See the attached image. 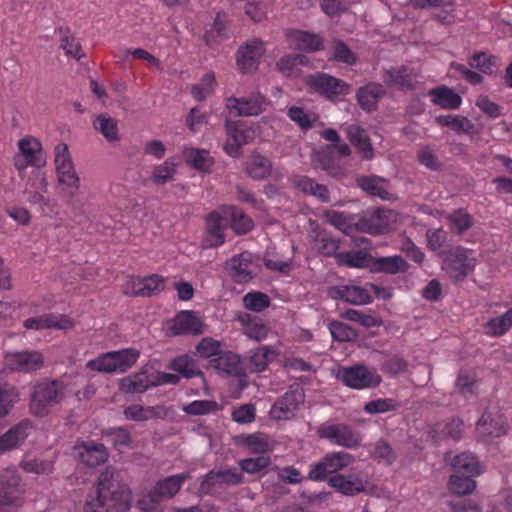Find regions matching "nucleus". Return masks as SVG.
I'll return each mask as SVG.
<instances>
[{"instance_id":"f257e3e1","label":"nucleus","mask_w":512,"mask_h":512,"mask_svg":"<svg viewBox=\"0 0 512 512\" xmlns=\"http://www.w3.org/2000/svg\"><path fill=\"white\" fill-rule=\"evenodd\" d=\"M131 491L119 474L111 467L99 475L95 491L86 499L85 512H128L131 507Z\"/></svg>"},{"instance_id":"f03ea898","label":"nucleus","mask_w":512,"mask_h":512,"mask_svg":"<svg viewBox=\"0 0 512 512\" xmlns=\"http://www.w3.org/2000/svg\"><path fill=\"white\" fill-rule=\"evenodd\" d=\"M139 355L134 348L110 351L88 361L86 367L100 373H125L136 364Z\"/></svg>"},{"instance_id":"7ed1b4c3","label":"nucleus","mask_w":512,"mask_h":512,"mask_svg":"<svg viewBox=\"0 0 512 512\" xmlns=\"http://www.w3.org/2000/svg\"><path fill=\"white\" fill-rule=\"evenodd\" d=\"M305 85L310 91L332 102L340 100L351 91V86L344 80L323 72L306 76Z\"/></svg>"},{"instance_id":"20e7f679","label":"nucleus","mask_w":512,"mask_h":512,"mask_svg":"<svg viewBox=\"0 0 512 512\" xmlns=\"http://www.w3.org/2000/svg\"><path fill=\"white\" fill-rule=\"evenodd\" d=\"M21 477L15 470L0 473V512H16L23 504Z\"/></svg>"},{"instance_id":"39448f33","label":"nucleus","mask_w":512,"mask_h":512,"mask_svg":"<svg viewBox=\"0 0 512 512\" xmlns=\"http://www.w3.org/2000/svg\"><path fill=\"white\" fill-rule=\"evenodd\" d=\"M207 369H212L223 379L234 378L238 384H247L245 361L231 351H224L218 357L208 360Z\"/></svg>"},{"instance_id":"423d86ee","label":"nucleus","mask_w":512,"mask_h":512,"mask_svg":"<svg viewBox=\"0 0 512 512\" xmlns=\"http://www.w3.org/2000/svg\"><path fill=\"white\" fill-rule=\"evenodd\" d=\"M396 213L391 209L377 208L367 211L353 224L355 229L370 235H381L390 229V222L395 221Z\"/></svg>"},{"instance_id":"0eeeda50","label":"nucleus","mask_w":512,"mask_h":512,"mask_svg":"<svg viewBox=\"0 0 512 512\" xmlns=\"http://www.w3.org/2000/svg\"><path fill=\"white\" fill-rule=\"evenodd\" d=\"M244 482L242 472L231 467L225 470H211L203 478L200 484V492L212 495L217 489L236 486Z\"/></svg>"},{"instance_id":"6e6552de","label":"nucleus","mask_w":512,"mask_h":512,"mask_svg":"<svg viewBox=\"0 0 512 512\" xmlns=\"http://www.w3.org/2000/svg\"><path fill=\"white\" fill-rule=\"evenodd\" d=\"M320 438L327 439L332 444L352 449L360 446V433L344 423L321 426L318 429Z\"/></svg>"},{"instance_id":"1a4fd4ad","label":"nucleus","mask_w":512,"mask_h":512,"mask_svg":"<svg viewBox=\"0 0 512 512\" xmlns=\"http://www.w3.org/2000/svg\"><path fill=\"white\" fill-rule=\"evenodd\" d=\"M477 437L488 442L490 438L506 435L508 432L507 419L497 409L486 410L476 424Z\"/></svg>"},{"instance_id":"9d476101","label":"nucleus","mask_w":512,"mask_h":512,"mask_svg":"<svg viewBox=\"0 0 512 512\" xmlns=\"http://www.w3.org/2000/svg\"><path fill=\"white\" fill-rule=\"evenodd\" d=\"M44 364L43 355L35 350L7 352L4 355V365L10 371L34 372Z\"/></svg>"},{"instance_id":"9b49d317","label":"nucleus","mask_w":512,"mask_h":512,"mask_svg":"<svg viewBox=\"0 0 512 512\" xmlns=\"http://www.w3.org/2000/svg\"><path fill=\"white\" fill-rule=\"evenodd\" d=\"M265 52L263 42L251 39L239 46L236 53V63L242 73H249L258 68L261 57Z\"/></svg>"},{"instance_id":"f8f14e48","label":"nucleus","mask_w":512,"mask_h":512,"mask_svg":"<svg viewBox=\"0 0 512 512\" xmlns=\"http://www.w3.org/2000/svg\"><path fill=\"white\" fill-rule=\"evenodd\" d=\"M31 395L30 411L33 415L43 417L48 414V408L56 403L63 396L58 386H34Z\"/></svg>"},{"instance_id":"ddd939ff","label":"nucleus","mask_w":512,"mask_h":512,"mask_svg":"<svg viewBox=\"0 0 512 512\" xmlns=\"http://www.w3.org/2000/svg\"><path fill=\"white\" fill-rule=\"evenodd\" d=\"M444 263L447 272L455 282L463 281L474 268L473 259H469L462 248L446 253Z\"/></svg>"},{"instance_id":"4468645a","label":"nucleus","mask_w":512,"mask_h":512,"mask_svg":"<svg viewBox=\"0 0 512 512\" xmlns=\"http://www.w3.org/2000/svg\"><path fill=\"white\" fill-rule=\"evenodd\" d=\"M336 378L344 384H380L381 376L370 370L364 364H356L350 367H340Z\"/></svg>"},{"instance_id":"2eb2a0df","label":"nucleus","mask_w":512,"mask_h":512,"mask_svg":"<svg viewBox=\"0 0 512 512\" xmlns=\"http://www.w3.org/2000/svg\"><path fill=\"white\" fill-rule=\"evenodd\" d=\"M304 392L301 387L285 393L270 409V416L275 420L290 419L298 406L304 402Z\"/></svg>"},{"instance_id":"dca6fc26","label":"nucleus","mask_w":512,"mask_h":512,"mask_svg":"<svg viewBox=\"0 0 512 512\" xmlns=\"http://www.w3.org/2000/svg\"><path fill=\"white\" fill-rule=\"evenodd\" d=\"M188 478L187 473H181L157 481L148 493L149 499L153 503H159L163 499L173 498Z\"/></svg>"},{"instance_id":"f3484780","label":"nucleus","mask_w":512,"mask_h":512,"mask_svg":"<svg viewBox=\"0 0 512 512\" xmlns=\"http://www.w3.org/2000/svg\"><path fill=\"white\" fill-rule=\"evenodd\" d=\"M168 368L175 371L179 376L185 379L193 377H200L206 383V378L202 368H207V365L201 363L196 355L184 354L174 358L168 365Z\"/></svg>"},{"instance_id":"a211bd4d","label":"nucleus","mask_w":512,"mask_h":512,"mask_svg":"<svg viewBox=\"0 0 512 512\" xmlns=\"http://www.w3.org/2000/svg\"><path fill=\"white\" fill-rule=\"evenodd\" d=\"M32 428V422L24 419L0 436V455L18 448L29 436Z\"/></svg>"},{"instance_id":"6ab92c4d","label":"nucleus","mask_w":512,"mask_h":512,"mask_svg":"<svg viewBox=\"0 0 512 512\" xmlns=\"http://www.w3.org/2000/svg\"><path fill=\"white\" fill-rule=\"evenodd\" d=\"M264 104L265 97L257 94L251 97L228 98L226 106L231 111L235 110L237 116H257L263 112Z\"/></svg>"},{"instance_id":"aec40b11","label":"nucleus","mask_w":512,"mask_h":512,"mask_svg":"<svg viewBox=\"0 0 512 512\" xmlns=\"http://www.w3.org/2000/svg\"><path fill=\"white\" fill-rule=\"evenodd\" d=\"M74 456L86 466L95 467L107 459V451L103 444L82 443L74 447Z\"/></svg>"},{"instance_id":"412c9836","label":"nucleus","mask_w":512,"mask_h":512,"mask_svg":"<svg viewBox=\"0 0 512 512\" xmlns=\"http://www.w3.org/2000/svg\"><path fill=\"white\" fill-rule=\"evenodd\" d=\"M345 133L347 139L357 149L363 160H371L373 158L374 149L364 128L357 124H351L346 127Z\"/></svg>"},{"instance_id":"4be33fe9","label":"nucleus","mask_w":512,"mask_h":512,"mask_svg":"<svg viewBox=\"0 0 512 512\" xmlns=\"http://www.w3.org/2000/svg\"><path fill=\"white\" fill-rule=\"evenodd\" d=\"M313 163L317 168L325 171L329 176L342 177L346 174L345 168L333 154V147H324L313 155Z\"/></svg>"},{"instance_id":"5701e85b","label":"nucleus","mask_w":512,"mask_h":512,"mask_svg":"<svg viewBox=\"0 0 512 512\" xmlns=\"http://www.w3.org/2000/svg\"><path fill=\"white\" fill-rule=\"evenodd\" d=\"M169 331L172 335L202 334V322L193 311H182L173 320Z\"/></svg>"},{"instance_id":"b1692460","label":"nucleus","mask_w":512,"mask_h":512,"mask_svg":"<svg viewBox=\"0 0 512 512\" xmlns=\"http://www.w3.org/2000/svg\"><path fill=\"white\" fill-rule=\"evenodd\" d=\"M417 75L406 66L392 68L384 74L383 80L387 86H396L403 90H414L416 88Z\"/></svg>"},{"instance_id":"393cba45","label":"nucleus","mask_w":512,"mask_h":512,"mask_svg":"<svg viewBox=\"0 0 512 512\" xmlns=\"http://www.w3.org/2000/svg\"><path fill=\"white\" fill-rule=\"evenodd\" d=\"M329 485L343 495L353 496L365 490V484L356 474H336L328 480Z\"/></svg>"},{"instance_id":"a878e982","label":"nucleus","mask_w":512,"mask_h":512,"mask_svg":"<svg viewBox=\"0 0 512 512\" xmlns=\"http://www.w3.org/2000/svg\"><path fill=\"white\" fill-rule=\"evenodd\" d=\"M244 171L254 180H265L271 176L273 164L266 156L254 152L245 162Z\"/></svg>"},{"instance_id":"bb28decb","label":"nucleus","mask_w":512,"mask_h":512,"mask_svg":"<svg viewBox=\"0 0 512 512\" xmlns=\"http://www.w3.org/2000/svg\"><path fill=\"white\" fill-rule=\"evenodd\" d=\"M20 155H22L26 164L41 168L46 164V155L42 149L41 143L34 137L23 138L18 142Z\"/></svg>"},{"instance_id":"cd10ccee","label":"nucleus","mask_w":512,"mask_h":512,"mask_svg":"<svg viewBox=\"0 0 512 512\" xmlns=\"http://www.w3.org/2000/svg\"><path fill=\"white\" fill-rule=\"evenodd\" d=\"M276 355V351L269 346H261L251 350L250 355L243 359L247 368V374L264 371Z\"/></svg>"},{"instance_id":"c85d7f7f","label":"nucleus","mask_w":512,"mask_h":512,"mask_svg":"<svg viewBox=\"0 0 512 512\" xmlns=\"http://www.w3.org/2000/svg\"><path fill=\"white\" fill-rule=\"evenodd\" d=\"M386 94L381 84L369 83L358 89L356 99L360 108L366 112L377 109L378 101Z\"/></svg>"},{"instance_id":"c756f323","label":"nucleus","mask_w":512,"mask_h":512,"mask_svg":"<svg viewBox=\"0 0 512 512\" xmlns=\"http://www.w3.org/2000/svg\"><path fill=\"white\" fill-rule=\"evenodd\" d=\"M222 221L223 217L215 211L207 215V232L201 244L202 248H213L224 243L225 236L222 231Z\"/></svg>"},{"instance_id":"7c9ffc66","label":"nucleus","mask_w":512,"mask_h":512,"mask_svg":"<svg viewBox=\"0 0 512 512\" xmlns=\"http://www.w3.org/2000/svg\"><path fill=\"white\" fill-rule=\"evenodd\" d=\"M408 262L400 255L378 257L372 256L370 271L373 273L398 274L405 273L409 269Z\"/></svg>"},{"instance_id":"2f4dec72","label":"nucleus","mask_w":512,"mask_h":512,"mask_svg":"<svg viewBox=\"0 0 512 512\" xmlns=\"http://www.w3.org/2000/svg\"><path fill=\"white\" fill-rule=\"evenodd\" d=\"M227 269L230 270L231 278L234 282L243 284L253 279V275L249 270L251 265L250 255L241 253L232 257L227 263Z\"/></svg>"},{"instance_id":"473e14b6","label":"nucleus","mask_w":512,"mask_h":512,"mask_svg":"<svg viewBox=\"0 0 512 512\" xmlns=\"http://www.w3.org/2000/svg\"><path fill=\"white\" fill-rule=\"evenodd\" d=\"M335 259L339 266L371 269L372 255L363 250L339 252Z\"/></svg>"},{"instance_id":"72a5a7b5","label":"nucleus","mask_w":512,"mask_h":512,"mask_svg":"<svg viewBox=\"0 0 512 512\" xmlns=\"http://www.w3.org/2000/svg\"><path fill=\"white\" fill-rule=\"evenodd\" d=\"M432 102L444 109H457L460 107L462 98L453 89L447 86H439L429 90Z\"/></svg>"},{"instance_id":"f704fd0d","label":"nucleus","mask_w":512,"mask_h":512,"mask_svg":"<svg viewBox=\"0 0 512 512\" xmlns=\"http://www.w3.org/2000/svg\"><path fill=\"white\" fill-rule=\"evenodd\" d=\"M94 129L99 132L108 142L119 141L118 122L107 113L99 114L93 121Z\"/></svg>"},{"instance_id":"c9c22d12","label":"nucleus","mask_w":512,"mask_h":512,"mask_svg":"<svg viewBox=\"0 0 512 512\" xmlns=\"http://www.w3.org/2000/svg\"><path fill=\"white\" fill-rule=\"evenodd\" d=\"M452 468L455 473L469 476H478L481 473V467L477 457L470 452H463L456 455L452 461Z\"/></svg>"},{"instance_id":"e433bc0d","label":"nucleus","mask_w":512,"mask_h":512,"mask_svg":"<svg viewBox=\"0 0 512 512\" xmlns=\"http://www.w3.org/2000/svg\"><path fill=\"white\" fill-rule=\"evenodd\" d=\"M436 121L441 126L448 127L457 134H474L477 132L475 124L467 117L461 115H440L436 117Z\"/></svg>"},{"instance_id":"4c0bfd02","label":"nucleus","mask_w":512,"mask_h":512,"mask_svg":"<svg viewBox=\"0 0 512 512\" xmlns=\"http://www.w3.org/2000/svg\"><path fill=\"white\" fill-rule=\"evenodd\" d=\"M225 129L227 135L238 145H246L255 138V130L242 121H226Z\"/></svg>"},{"instance_id":"58836bf2","label":"nucleus","mask_w":512,"mask_h":512,"mask_svg":"<svg viewBox=\"0 0 512 512\" xmlns=\"http://www.w3.org/2000/svg\"><path fill=\"white\" fill-rule=\"evenodd\" d=\"M236 443L253 454L264 455L271 449L267 436L262 433L240 435Z\"/></svg>"},{"instance_id":"ea45409f","label":"nucleus","mask_w":512,"mask_h":512,"mask_svg":"<svg viewBox=\"0 0 512 512\" xmlns=\"http://www.w3.org/2000/svg\"><path fill=\"white\" fill-rule=\"evenodd\" d=\"M164 279L158 274H152L144 277L138 283L133 285V295L150 297L164 290Z\"/></svg>"},{"instance_id":"a19ab883","label":"nucleus","mask_w":512,"mask_h":512,"mask_svg":"<svg viewBox=\"0 0 512 512\" xmlns=\"http://www.w3.org/2000/svg\"><path fill=\"white\" fill-rule=\"evenodd\" d=\"M147 370H141L134 376H128L120 380V384H177L180 380L178 374L157 372L156 381L149 380L146 376Z\"/></svg>"},{"instance_id":"79ce46f5","label":"nucleus","mask_w":512,"mask_h":512,"mask_svg":"<svg viewBox=\"0 0 512 512\" xmlns=\"http://www.w3.org/2000/svg\"><path fill=\"white\" fill-rule=\"evenodd\" d=\"M185 160L194 169L204 173L211 172V168L214 165V159L210 156L207 150L201 149H186L184 151Z\"/></svg>"},{"instance_id":"37998d69","label":"nucleus","mask_w":512,"mask_h":512,"mask_svg":"<svg viewBox=\"0 0 512 512\" xmlns=\"http://www.w3.org/2000/svg\"><path fill=\"white\" fill-rule=\"evenodd\" d=\"M337 297L354 305H364L372 302L368 290L360 286H344L338 288Z\"/></svg>"},{"instance_id":"c03bdc74","label":"nucleus","mask_w":512,"mask_h":512,"mask_svg":"<svg viewBox=\"0 0 512 512\" xmlns=\"http://www.w3.org/2000/svg\"><path fill=\"white\" fill-rule=\"evenodd\" d=\"M60 39V48L65 54L80 60L83 56L81 44L68 27H59L57 30Z\"/></svg>"},{"instance_id":"a18cd8bd","label":"nucleus","mask_w":512,"mask_h":512,"mask_svg":"<svg viewBox=\"0 0 512 512\" xmlns=\"http://www.w3.org/2000/svg\"><path fill=\"white\" fill-rule=\"evenodd\" d=\"M293 37L296 41V49L298 50L315 52L323 49V39L318 34L296 30Z\"/></svg>"},{"instance_id":"49530a36","label":"nucleus","mask_w":512,"mask_h":512,"mask_svg":"<svg viewBox=\"0 0 512 512\" xmlns=\"http://www.w3.org/2000/svg\"><path fill=\"white\" fill-rule=\"evenodd\" d=\"M463 421L459 418H452L450 421L444 424H437L432 430L433 439L441 440L445 437H450L454 440H458L462 436L463 432Z\"/></svg>"},{"instance_id":"de8ad7c7","label":"nucleus","mask_w":512,"mask_h":512,"mask_svg":"<svg viewBox=\"0 0 512 512\" xmlns=\"http://www.w3.org/2000/svg\"><path fill=\"white\" fill-rule=\"evenodd\" d=\"M296 187L304 193H309L321 202H328L330 200L329 190L323 184H319L307 176H301L295 182Z\"/></svg>"},{"instance_id":"09e8293b","label":"nucleus","mask_w":512,"mask_h":512,"mask_svg":"<svg viewBox=\"0 0 512 512\" xmlns=\"http://www.w3.org/2000/svg\"><path fill=\"white\" fill-rule=\"evenodd\" d=\"M227 212L231 217V228L238 235H243L252 230L254 223L240 208L229 206Z\"/></svg>"},{"instance_id":"8fccbe9b","label":"nucleus","mask_w":512,"mask_h":512,"mask_svg":"<svg viewBox=\"0 0 512 512\" xmlns=\"http://www.w3.org/2000/svg\"><path fill=\"white\" fill-rule=\"evenodd\" d=\"M385 180L379 176H362L358 179V186L371 196H377L381 199H388L389 193L382 186Z\"/></svg>"},{"instance_id":"3c124183","label":"nucleus","mask_w":512,"mask_h":512,"mask_svg":"<svg viewBox=\"0 0 512 512\" xmlns=\"http://www.w3.org/2000/svg\"><path fill=\"white\" fill-rule=\"evenodd\" d=\"M222 354L220 342L210 337L203 338L196 346V357L201 363L208 365V360L218 357Z\"/></svg>"},{"instance_id":"603ef678","label":"nucleus","mask_w":512,"mask_h":512,"mask_svg":"<svg viewBox=\"0 0 512 512\" xmlns=\"http://www.w3.org/2000/svg\"><path fill=\"white\" fill-rule=\"evenodd\" d=\"M473 476L460 475L455 473L449 479V490L453 494L467 495L472 493L476 488V482L472 479Z\"/></svg>"},{"instance_id":"864d4df0","label":"nucleus","mask_w":512,"mask_h":512,"mask_svg":"<svg viewBox=\"0 0 512 512\" xmlns=\"http://www.w3.org/2000/svg\"><path fill=\"white\" fill-rule=\"evenodd\" d=\"M314 241L318 252L325 257H335L339 253L337 250L339 249L340 241L325 231L318 233Z\"/></svg>"},{"instance_id":"5fc2aeb1","label":"nucleus","mask_w":512,"mask_h":512,"mask_svg":"<svg viewBox=\"0 0 512 512\" xmlns=\"http://www.w3.org/2000/svg\"><path fill=\"white\" fill-rule=\"evenodd\" d=\"M512 327V308L501 316L494 317L486 323L487 333L493 336L505 334Z\"/></svg>"},{"instance_id":"6e6d98bb","label":"nucleus","mask_w":512,"mask_h":512,"mask_svg":"<svg viewBox=\"0 0 512 512\" xmlns=\"http://www.w3.org/2000/svg\"><path fill=\"white\" fill-rule=\"evenodd\" d=\"M175 173V163L172 159H167L164 163L154 167L150 179L157 185H164L174 179Z\"/></svg>"},{"instance_id":"4d7b16f0","label":"nucleus","mask_w":512,"mask_h":512,"mask_svg":"<svg viewBox=\"0 0 512 512\" xmlns=\"http://www.w3.org/2000/svg\"><path fill=\"white\" fill-rule=\"evenodd\" d=\"M329 473H336L339 470L348 467L354 461V457L347 452H331L323 457Z\"/></svg>"},{"instance_id":"13d9d810","label":"nucleus","mask_w":512,"mask_h":512,"mask_svg":"<svg viewBox=\"0 0 512 512\" xmlns=\"http://www.w3.org/2000/svg\"><path fill=\"white\" fill-rule=\"evenodd\" d=\"M57 175L59 183L63 186L69 197H74L80 187V178L74 167L57 171Z\"/></svg>"},{"instance_id":"bf43d9fd","label":"nucleus","mask_w":512,"mask_h":512,"mask_svg":"<svg viewBox=\"0 0 512 512\" xmlns=\"http://www.w3.org/2000/svg\"><path fill=\"white\" fill-rule=\"evenodd\" d=\"M160 407H143L140 405H131L124 410V415L129 420L146 421L160 415Z\"/></svg>"},{"instance_id":"052dcab7","label":"nucleus","mask_w":512,"mask_h":512,"mask_svg":"<svg viewBox=\"0 0 512 512\" xmlns=\"http://www.w3.org/2000/svg\"><path fill=\"white\" fill-rule=\"evenodd\" d=\"M243 472L256 474L266 469L271 464V458L267 455H261L255 458H246L238 462Z\"/></svg>"},{"instance_id":"680f3d73","label":"nucleus","mask_w":512,"mask_h":512,"mask_svg":"<svg viewBox=\"0 0 512 512\" xmlns=\"http://www.w3.org/2000/svg\"><path fill=\"white\" fill-rule=\"evenodd\" d=\"M21 467L27 473L49 474L53 470V462L39 458H26L21 462Z\"/></svg>"},{"instance_id":"e2e57ef3","label":"nucleus","mask_w":512,"mask_h":512,"mask_svg":"<svg viewBox=\"0 0 512 512\" xmlns=\"http://www.w3.org/2000/svg\"><path fill=\"white\" fill-rule=\"evenodd\" d=\"M244 306L254 312H262L270 305V298L262 292H250L243 298Z\"/></svg>"},{"instance_id":"0e129e2a","label":"nucleus","mask_w":512,"mask_h":512,"mask_svg":"<svg viewBox=\"0 0 512 512\" xmlns=\"http://www.w3.org/2000/svg\"><path fill=\"white\" fill-rule=\"evenodd\" d=\"M332 59L345 63L347 65H353L356 63L357 58L348 45L342 40H335L332 48Z\"/></svg>"},{"instance_id":"69168bd1","label":"nucleus","mask_w":512,"mask_h":512,"mask_svg":"<svg viewBox=\"0 0 512 512\" xmlns=\"http://www.w3.org/2000/svg\"><path fill=\"white\" fill-rule=\"evenodd\" d=\"M343 318L352 322H357L366 328L376 327L382 324V320L380 318L364 314L361 311L355 309L346 310L343 313Z\"/></svg>"},{"instance_id":"338daca9","label":"nucleus","mask_w":512,"mask_h":512,"mask_svg":"<svg viewBox=\"0 0 512 512\" xmlns=\"http://www.w3.org/2000/svg\"><path fill=\"white\" fill-rule=\"evenodd\" d=\"M330 331L333 339L339 342H349L357 338L356 330L342 322H332L330 324Z\"/></svg>"},{"instance_id":"774afa93","label":"nucleus","mask_w":512,"mask_h":512,"mask_svg":"<svg viewBox=\"0 0 512 512\" xmlns=\"http://www.w3.org/2000/svg\"><path fill=\"white\" fill-rule=\"evenodd\" d=\"M45 329H71L74 326L73 320L67 315H58L55 313L43 314Z\"/></svg>"}]
</instances>
